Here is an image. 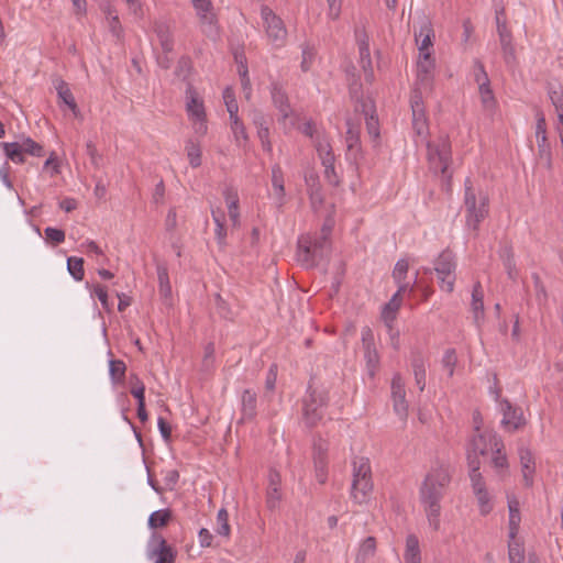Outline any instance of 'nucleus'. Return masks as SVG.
Masks as SVG:
<instances>
[{
  "label": "nucleus",
  "instance_id": "nucleus-1",
  "mask_svg": "<svg viewBox=\"0 0 563 563\" xmlns=\"http://www.w3.org/2000/svg\"><path fill=\"white\" fill-rule=\"evenodd\" d=\"M453 468L446 463H439L426 475L420 489L419 498L427 516L429 526L433 530L440 529L441 500L452 481Z\"/></svg>",
  "mask_w": 563,
  "mask_h": 563
},
{
  "label": "nucleus",
  "instance_id": "nucleus-2",
  "mask_svg": "<svg viewBox=\"0 0 563 563\" xmlns=\"http://www.w3.org/2000/svg\"><path fill=\"white\" fill-rule=\"evenodd\" d=\"M464 208L466 227L477 231L481 222L488 216L489 198L482 188L474 187L470 178L464 183Z\"/></svg>",
  "mask_w": 563,
  "mask_h": 563
},
{
  "label": "nucleus",
  "instance_id": "nucleus-3",
  "mask_svg": "<svg viewBox=\"0 0 563 563\" xmlns=\"http://www.w3.org/2000/svg\"><path fill=\"white\" fill-rule=\"evenodd\" d=\"M330 227H323L318 235H303L298 240V261L306 267L316 266L329 251Z\"/></svg>",
  "mask_w": 563,
  "mask_h": 563
},
{
  "label": "nucleus",
  "instance_id": "nucleus-4",
  "mask_svg": "<svg viewBox=\"0 0 563 563\" xmlns=\"http://www.w3.org/2000/svg\"><path fill=\"white\" fill-rule=\"evenodd\" d=\"M329 397L325 390L308 388L302 400V420L309 428L316 427L323 418V408L328 406Z\"/></svg>",
  "mask_w": 563,
  "mask_h": 563
},
{
  "label": "nucleus",
  "instance_id": "nucleus-5",
  "mask_svg": "<svg viewBox=\"0 0 563 563\" xmlns=\"http://www.w3.org/2000/svg\"><path fill=\"white\" fill-rule=\"evenodd\" d=\"M261 16L268 42L275 48L284 47L288 34L284 21L267 5H262Z\"/></svg>",
  "mask_w": 563,
  "mask_h": 563
},
{
  "label": "nucleus",
  "instance_id": "nucleus-6",
  "mask_svg": "<svg viewBox=\"0 0 563 563\" xmlns=\"http://www.w3.org/2000/svg\"><path fill=\"white\" fill-rule=\"evenodd\" d=\"M456 263L454 254L450 250H444L434 261V272L439 278L440 288L446 292L454 290Z\"/></svg>",
  "mask_w": 563,
  "mask_h": 563
},
{
  "label": "nucleus",
  "instance_id": "nucleus-7",
  "mask_svg": "<svg viewBox=\"0 0 563 563\" xmlns=\"http://www.w3.org/2000/svg\"><path fill=\"white\" fill-rule=\"evenodd\" d=\"M2 147L7 157L15 164L25 162L24 154L35 157H42L44 155L43 146L31 137H24L18 142L2 143Z\"/></svg>",
  "mask_w": 563,
  "mask_h": 563
},
{
  "label": "nucleus",
  "instance_id": "nucleus-8",
  "mask_svg": "<svg viewBox=\"0 0 563 563\" xmlns=\"http://www.w3.org/2000/svg\"><path fill=\"white\" fill-rule=\"evenodd\" d=\"M428 158L434 172L445 175L451 161V144L446 137L428 143Z\"/></svg>",
  "mask_w": 563,
  "mask_h": 563
},
{
  "label": "nucleus",
  "instance_id": "nucleus-9",
  "mask_svg": "<svg viewBox=\"0 0 563 563\" xmlns=\"http://www.w3.org/2000/svg\"><path fill=\"white\" fill-rule=\"evenodd\" d=\"M146 555L154 563H174L177 552L162 534L154 532L148 539Z\"/></svg>",
  "mask_w": 563,
  "mask_h": 563
},
{
  "label": "nucleus",
  "instance_id": "nucleus-10",
  "mask_svg": "<svg viewBox=\"0 0 563 563\" xmlns=\"http://www.w3.org/2000/svg\"><path fill=\"white\" fill-rule=\"evenodd\" d=\"M413 36L419 54L432 52L434 30L431 20L423 12L417 14L413 24Z\"/></svg>",
  "mask_w": 563,
  "mask_h": 563
},
{
  "label": "nucleus",
  "instance_id": "nucleus-11",
  "mask_svg": "<svg viewBox=\"0 0 563 563\" xmlns=\"http://www.w3.org/2000/svg\"><path fill=\"white\" fill-rule=\"evenodd\" d=\"M187 98V112L190 120L194 122L195 132L203 135L207 133L206 111L203 101L199 98L196 90L189 87L186 91Z\"/></svg>",
  "mask_w": 563,
  "mask_h": 563
},
{
  "label": "nucleus",
  "instance_id": "nucleus-12",
  "mask_svg": "<svg viewBox=\"0 0 563 563\" xmlns=\"http://www.w3.org/2000/svg\"><path fill=\"white\" fill-rule=\"evenodd\" d=\"M361 340L367 373L371 377H374L379 365V355L375 347L374 332L368 325L362 328Z\"/></svg>",
  "mask_w": 563,
  "mask_h": 563
},
{
  "label": "nucleus",
  "instance_id": "nucleus-13",
  "mask_svg": "<svg viewBox=\"0 0 563 563\" xmlns=\"http://www.w3.org/2000/svg\"><path fill=\"white\" fill-rule=\"evenodd\" d=\"M435 60L431 53L419 54L417 62L416 86L431 91L434 80Z\"/></svg>",
  "mask_w": 563,
  "mask_h": 563
},
{
  "label": "nucleus",
  "instance_id": "nucleus-14",
  "mask_svg": "<svg viewBox=\"0 0 563 563\" xmlns=\"http://www.w3.org/2000/svg\"><path fill=\"white\" fill-rule=\"evenodd\" d=\"M191 3L199 19L201 31L208 36H214L217 25L211 0H191Z\"/></svg>",
  "mask_w": 563,
  "mask_h": 563
},
{
  "label": "nucleus",
  "instance_id": "nucleus-15",
  "mask_svg": "<svg viewBox=\"0 0 563 563\" xmlns=\"http://www.w3.org/2000/svg\"><path fill=\"white\" fill-rule=\"evenodd\" d=\"M498 445H503L500 438L494 432H483L475 434L467 446V454L471 452L473 456L478 459L479 455H485Z\"/></svg>",
  "mask_w": 563,
  "mask_h": 563
},
{
  "label": "nucleus",
  "instance_id": "nucleus-16",
  "mask_svg": "<svg viewBox=\"0 0 563 563\" xmlns=\"http://www.w3.org/2000/svg\"><path fill=\"white\" fill-rule=\"evenodd\" d=\"M500 411L503 413L501 424L510 432H514L526 424L522 409L515 407L507 399H503L499 402Z\"/></svg>",
  "mask_w": 563,
  "mask_h": 563
},
{
  "label": "nucleus",
  "instance_id": "nucleus-17",
  "mask_svg": "<svg viewBox=\"0 0 563 563\" xmlns=\"http://www.w3.org/2000/svg\"><path fill=\"white\" fill-rule=\"evenodd\" d=\"M391 398L396 415L405 420L408 415V404L406 401L405 382L400 374H395L391 379Z\"/></svg>",
  "mask_w": 563,
  "mask_h": 563
},
{
  "label": "nucleus",
  "instance_id": "nucleus-18",
  "mask_svg": "<svg viewBox=\"0 0 563 563\" xmlns=\"http://www.w3.org/2000/svg\"><path fill=\"white\" fill-rule=\"evenodd\" d=\"M305 183L307 186V194L310 200V207L314 212H319L323 207L324 202V196L322 192L319 176L316 173H308L305 176Z\"/></svg>",
  "mask_w": 563,
  "mask_h": 563
},
{
  "label": "nucleus",
  "instance_id": "nucleus-19",
  "mask_svg": "<svg viewBox=\"0 0 563 563\" xmlns=\"http://www.w3.org/2000/svg\"><path fill=\"white\" fill-rule=\"evenodd\" d=\"M271 95L272 101L280 114L279 121L285 124L286 120L292 114L288 96L278 82L272 84Z\"/></svg>",
  "mask_w": 563,
  "mask_h": 563
},
{
  "label": "nucleus",
  "instance_id": "nucleus-20",
  "mask_svg": "<svg viewBox=\"0 0 563 563\" xmlns=\"http://www.w3.org/2000/svg\"><path fill=\"white\" fill-rule=\"evenodd\" d=\"M357 45L360 54V65L364 71L365 81L371 84L374 80V70L369 53L368 36L366 33L357 35Z\"/></svg>",
  "mask_w": 563,
  "mask_h": 563
},
{
  "label": "nucleus",
  "instance_id": "nucleus-21",
  "mask_svg": "<svg viewBox=\"0 0 563 563\" xmlns=\"http://www.w3.org/2000/svg\"><path fill=\"white\" fill-rule=\"evenodd\" d=\"M409 290L410 292L413 291V285L404 284L398 287V290L394 296L390 298V300L385 305L382 318L387 324L388 328H391V322L396 319V312L400 308V296L402 292Z\"/></svg>",
  "mask_w": 563,
  "mask_h": 563
},
{
  "label": "nucleus",
  "instance_id": "nucleus-22",
  "mask_svg": "<svg viewBox=\"0 0 563 563\" xmlns=\"http://www.w3.org/2000/svg\"><path fill=\"white\" fill-rule=\"evenodd\" d=\"M496 24L505 62L510 64L515 59V47L511 43V33L506 23L501 22L498 15L496 16Z\"/></svg>",
  "mask_w": 563,
  "mask_h": 563
},
{
  "label": "nucleus",
  "instance_id": "nucleus-23",
  "mask_svg": "<svg viewBox=\"0 0 563 563\" xmlns=\"http://www.w3.org/2000/svg\"><path fill=\"white\" fill-rule=\"evenodd\" d=\"M53 84L59 101L63 102L74 113L75 117H78L80 111L69 88V85L62 78L54 79Z\"/></svg>",
  "mask_w": 563,
  "mask_h": 563
},
{
  "label": "nucleus",
  "instance_id": "nucleus-24",
  "mask_svg": "<svg viewBox=\"0 0 563 563\" xmlns=\"http://www.w3.org/2000/svg\"><path fill=\"white\" fill-rule=\"evenodd\" d=\"M410 363L416 385L420 391H423L426 388V358L423 354L418 350L411 351Z\"/></svg>",
  "mask_w": 563,
  "mask_h": 563
},
{
  "label": "nucleus",
  "instance_id": "nucleus-25",
  "mask_svg": "<svg viewBox=\"0 0 563 563\" xmlns=\"http://www.w3.org/2000/svg\"><path fill=\"white\" fill-rule=\"evenodd\" d=\"M373 488L374 484L372 475H369L365 479H362L357 483H352L351 497L356 504H365L369 500Z\"/></svg>",
  "mask_w": 563,
  "mask_h": 563
},
{
  "label": "nucleus",
  "instance_id": "nucleus-26",
  "mask_svg": "<svg viewBox=\"0 0 563 563\" xmlns=\"http://www.w3.org/2000/svg\"><path fill=\"white\" fill-rule=\"evenodd\" d=\"M347 131L345 136L349 155L356 159L361 152L360 123H354L351 119L346 120Z\"/></svg>",
  "mask_w": 563,
  "mask_h": 563
},
{
  "label": "nucleus",
  "instance_id": "nucleus-27",
  "mask_svg": "<svg viewBox=\"0 0 563 563\" xmlns=\"http://www.w3.org/2000/svg\"><path fill=\"white\" fill-rule=\"evenodd\" d=\"M280 482L282 479L279 473L276 471H271L269 484L266 494V505L269 509H275L282 499Z\"/></svg>",
  "mask_w": 563,
  "mask_h": 563
},
{
  "label": "nucleus",
  "instance_id": "nucleus-28",
  "mask_svg": "<svg viewBox=\"0 0 563 563\" xmlns=\"http://www.w3.org/2000/svg\"><path fill=\"white\" fill-rule=\"evenodd\" d=\"M257 396L252 389H244L241 396L242 420H253L257 413Z\"/></svg>",
  "mask_w": 563,
  "mask_h": 563
},
{
  "label": "nucleus",
  "instance_id": "nucleus-29",
  "mask_svg": "<svg viewBox=\"0 0 563 563\" xmlns=\"http://www.w3.org/2000/svg\"><path fill=\"white\" fill-rule=\"evenodd\" d=\"M519 457L521 464L522 476L526 486H531L533 483V474H534V459L531 451L526 448H519Z\"/></svg>",
  "mask_w": 563,
  "mask_h": 563
},
{
  "label": "nucleus",
  "instance_id": "nucleus-30",
  "mask_svg": "<svg viewBox=\"0 0 563 563\" xmlns=\"http://www.w3.org/2000/svg\"><path fill=\"white\" fill-rule=\"evenodd\" d=\"M471 309L477 327L484 320V291L479 282L473 286Z\"/></svg>",
  "mask_w": 563,
  "mask_h": 563
},
{
  "label": "nucleus",
  "instance_id": "nucleus-31",
  "mask_svg": "<svg viewBox=\"0 0 563 563\" xmlns=\"http://www.w3.org/2000/svg\"><path fill=\"white\" fill-rule=\"evenodd\" d=\"M272 186L275 191V201L278 209L285 203L284 174L279 165L272 167Z\"/></svg>",
  "mask_w": 563,
  "mask_h": 563
},
{
  "label": "nucleus",
  "instance_id": "nucleus-32",
  "mask_svg": "<svg viewBox=\"0 0 563 563\" xmlns=\"http://www.w3.org/2000/svg\"><path fill=\"white\" fill-rule=\"evenodd\" d=\"M467 464L470 467V479L472 483L473 492L476 493L486 489L484 478L479 472V459L473 456L470 452L467 457Z\"/></svg>",
  "mask_w": 563,
  "mask_h": 563
},
{
  "label": "nucleus",
  "instance_id": "nucleus-33",
  "mask_svg": "<svg viewBox=\"0 0 563 563\" xmlns=\"http://www.w3.org/2000/svg\"><path fill=\"white\" fill-rule=\"evenodd\" d=\"M548 96L558 115V122H563V87L561 84H549Z\"/></svg>",
  "mask_w": 563,
  "mask_h": 563
},
{
  "label": "nucleus",
  "instance_id": "nucleus-34",
  "mask_svg": "<svg viewBox=\"0 0 563 563\" xmlns=\"http://www.w3.org/2000/svg\"><path fill=\"white\" fill-rule=\"evenodd\" d=\"M372 475L369 459L365 456H355L352 460V483H357Z\"/></svg>",
  "mask_w": 563,
  "mask_h": 563
},
{
  "label": "nucleus",
  "instance_id": "nucleus-35",
  "mask_svg": "<svg viewBox=\"0 0 563 563\" xmlns=\"http://www.w3.org/2000/svg\"><path fill=\"white\" fill-rule=\"evenodd\" d=\"M508 509H509V539L514 540L519 531L520 526V509L519 501L515 497H508Z\"/></svg>",
  "mask_w": 563,
  "mask_h": 563
},
{
  "label": "nucleus",
  "instance_id": "nucleus-36",
  "mask_svg": "<svg viewBox=\"0 0 563 563\" xmlns=\"http://www.w3.org/2000/svg\"><path fill=\"white\" fill-rule=\"evenodd\" d=\"M405 563H421V551L419 539L416 534H408L404 552Z\"/></svg>",
  "mask_w": 563,
  "mask_h": 563
},
{
  "label": "nucleus",
  "instance_id": "nucleus-37",
  "mask_svg": "<svg viewBox=\"0 0 563 563\" xmlns=\"http://www.w3.org/2000/svg\"><path fill=\"white\" fill-rule=\"evenodd\" d=\"M223 195H224L225 201L228 203V214H229L230 220L232 221V225L239 227L240 225V211H239L238 195H236V192H234L233 190H231L229 188L224 190Z\"/></svg>",
  "mask_w": 563,
  "mask_h": 563
},
{
  "label": "nucleus",
  "instance_id": "nucleus-38",
  "mask_svg": "<svg viewBox=\"0 0 563 563\" xmlns=\"http://www.w3.org/2000/svg\"><path fill=\"white\" fill-rule=\"evenodd\" d=\"M376 553V539L374 537L365 538L358 547L355 563H366L374 558Z\"/></svg>",
  "mask_w": 563,
  "mask_h": 563
},
{
  "label": "nucleus",
  "instance_id": "nucleus-39",
  "mask_svg": "<svg viewBox=\"0 0 563 563\" xmlns=\"http://www.w3.org/2000/svg\"><path fill=\"white\" fill-rule=\"evenodd\" d=\"M154 30L159 40L162 51L164 53H172L174 48V40L169 26L165 23H156Z\"/></svg>",
  "mask_w": 563,
  "mask_h": 563
},
{
  "label": "nucleus",
  "instance_id": "nucleus-40",
  "mask_svg": "<svg viewBox=\"0 0 563 563\" xmlns=\"http://www.w3.org/2000/svg\"><path fill=\"white\" fill-rule=\"evenodd\" d=\"M211 214H212V219L216 223L214 234H216L217 242L220 245V247H224L227 244V242H225L227 229L224 227V222H225L224 211L221 209H217V210H212Z\"/></svg>",
  "mask_w": 563,
  "mask_h": 563
},
{
  "label": "nucleus",
  "instance_id": "nucleus-41",
  "mask_svg": "<svg viewBox=\"0 0 563 563\" xmlns=\"http://www.w3.org/2000/svg\"><path fill=\"white\" fill-rule=\"evenodd\" d=\"M314 147L321 162H324L327 158H329V161L334 159L330 141L324 133L316 135Z\"/></svg>",
  "mask_w": 563,
  "mask_h": 563
},
{
  "label": "nucleus",
  "instance_id": "nucleus-42",
  "mask_svg": "<svg viewBox=\"0 0 563 563\" xmlns=\"http://www.w3.org/2000/svg\"><path fill=\"white\" fill-rule=\"evenodd\" d=\"M187 158L192 168L201 166V146L200 143L194 140H188L185 145Z\"/></svg>",
  "mask_w": 563,
  "mask_h": 563
},
{
  "label": "nucleus",
  "instance_id": "nucleus-43",
  "mask_svg": "<svg viewBox=\"0 0 563 563\" xmlns=\"http://www.w3.org/2000/svg\"><path fill=\"white\" fill-rule=\"evenodd\" d=\"M172 519V511L169 509H161L152 512L148 517V527L157 529L167 526Z\"/></svg>",
  "mask_w": 563,
  "mask_h": 563
},
{
  "label": "nucleus",
  "instance_id": "nucleus-44",
  "mask_svg": "<svg viewBox=\"0 0 563 563\" xmlns=\"http://www.w3.org/2000/svg\"><path fill=\"white\" fill-rule=\"evenodd\" d=\"M67 271L75 280L81 282L85 276L84 258L76 257V256L68 257L67 258Z\"/></svg>",
  "mask_w": 563,
  "mask_h": 563
},
{
  "label": "nucleus",
  "instance_id": "nucleus-45",
  "mask_svg": "<svg viewBox=\"0 0 563 563\" xmlns=\"http://www.w3.org/2000/svg\"><path fill=\"white\" fill-rule=\"evenodd\" d=\"M230 126L234 135V140L239 145H242V142L245 143L249 140L245 126L243 122L240 120L239 115L230 118Z\"/></svg>",
  "mask_w": 563,
  "mask_h": 563
},
{
  "label": "nucleus",
  "instance_id": "nucleus-46",
  "mask_svg": "<svg viewBox=\"0 0 563 563\" xmlns=\"http://www.w3.org/2000/svg\"><path fill=\"white\" fill-rule=\"evenodd\" d=\"M478 92L484 110L492 112L496 107V99L490 88V82L487 86H479Z\"/></svg>",
  "mask_w": 563,
  "mask_h": 563
},
{
  "label": "nucleus",
  "instance_id": "nucleus-47",
  "mask_svg": "<svg viewBox=\"0 0 563 563\" xmlns=\"http://www.w3.org/2000/svg\"><path fill=\"white\" fill-rule=\"evenodd\" d=\"M508 558L510 563H523L525 561L523 545L516 538L514 540L509 539Z\"/></svg>",
  "mask_w": 563,
  "mask_h": 563
},
{
  "label": "nucleus",
  "instance_id": "nucleus-48",
  "mask_svg": "<svg viewBox=\"0 0 563 563\" xmlns=\"http://www.w3.org/2000/svg\"><path fill=\"white\" fill-rule=\"evenodd\" d=\"M126 366L121 360H110L109 374L114 384L121 383L125 376Z\"/></svg>",
  "mask_w": 563,
  "mask_h": 563
},
{
  "label": "nucleus",
  "instance_id": "nucleus-49",
  "mask_svg": "<svg viewBox=\"0 0 563 563\" xmlns=\"http://www.w3.org/2000/svg\"><path fill=\"white\" fill-rule=\"evenodd\" d=\"M217 533L219 536L228 538L230 536L231 529L229 525V514L227 509L221 508L217 514Z\"/></svg>",
  "mask_w": 563,
  "mask_h": 563
},
{
  "label": "nucleus",
  "instance_id": "nucleus-50",
  "mask_svg": "<svg viewBox=\"0 0 563 563\" xmlns=\"http://www.w3.org/2000/svg\"><path fill=\"white\" fill-rule=\"evenodd\" d=\"M328 450L329 445L327 441L322 439L316 440L313 443V463L328 462Z\"/></svg>",
  "mask_w": 563,
  "mask_h": 563
},
{
  "label": "nucleus",
  "instance_id": "nucleus-51",
  "mask_svg": "<svg viewBox=\"0 0 563 563\" xmlns=\"http://www.w3.org/2000/svg\"><path fill=\"white\" fill-rule=\"evenodd\" d=\"M157 278L159 284V292L164 297H168L172 294V287L169 284V277L167 268L164 266H157Z\"/></svg>",
  "mask_w": 563,
  "mask_h": 563
},
{
  "label": "nucleus",
  "instance_id": "nucleus-52",
  "mask_svg": "<svg viewBox=\"0 0 563 563\" xmlns=\"http://www.w3.org/2000/svg\"><path fill=\"white\" fill-rule=\"evenodd\" d=\"M223 101L225 103L227 110L229 112L230 118H233L234 115H238L239 112V106L235 99V95L232 88L227 87L223 90Z\"/></svg>",
  "mask_w": 563,
  "mask_h": 563
},
{
  "label": "nucleus",
  "instance_id": "nucleus-53",
  "mask_svg": "<svg viewBox=\"0 0 563 563\" xmlns=\"http://www.w3.org/2000/svg\"><path fill=\"white\" fill-rule=\"evenodd\" d=\"M441 363L443 368L448 372V376L452 377L457 363L456 351L454 349H448L444 352Z\"/></svg>",
  "mask_w": 563,
  "mask_h": 563
},
{
  "label": "nucleus",
  "instance_id": "nucleus-54",
  "mask_svg": "<svg viewBox=\"0 0 563 563\" xmlns=\"http://www.w3.org/2000/svg\"><path fill=\"white\" fill-rule=\"evenodd\" d=\"M409 264L406 260L401 258L397 261L394 271H393V278L398 284V287L400 285L406 284L404 280L406 278V275L408 273Z\"/></svg>",
  "mask_w": 563,
  "mask_h": 563
},
{
  "label": "nucleus",
  "instance_id": "nucleus-55",
  "mask_svg": "<svg viewBox=\"0 0 563 563\" xmlns=\"http://www.w3.org/2000/svg\"><path fill=\"white\" fill-rule=\"evenodd\" d=\"M355 112L363 114L364 119L367 118V115H372V113L376 112L374 101L371 98L363 97L357 99L355 103Z\"/></svg>",
  "mask_w": 563,
  "mask_h": 563
},
{
  "label": "nucleus",
  "instance_id": "nucleus-56",
  "mask_svg": "<svg viewBox=\"0 0 563 563\" xmlns=\"http://www.w3.org/2000/svg\"><path fill=\"white\" fill-rule=\"evenodd\" d=\"M474 80L479 86H487L490 82L488 75L485 70L483 63L479 59L474 60V69H473Z\"/></svg>",
  "mask_w": 563,
  "mask_h": 563
},
{
  "label": "nucleus",
  "instance_id": "nucleus-57",
  "mask_svg": "<svg viewBox=\"0 0 563 563\" xmlns=\"http://www.w3.org/2000/svg\"><path fill=\"white\" fill-rule=\"evenodd\" d=\"M131 395L136 398L137 404L145 402V386L137 376L131 378Z\"/></svg>",
  "mask_w": 563,
  "mask_h": 563
},
{
  "label": "nucleus",
  "instance_id": "nucleus-58",
  "mask_svg": "<svg viewBox=\"0 0 563 563\" xmlns=\"http://www.w3.org/2000/svg\"><path fill=\"white\" fill-rule=\"evenodd\" d=\"M474 494L477 498L481 514L484 516L489 514L493 509V506L487 489L476 492Z\"/></svg>",
  "mask_w": 563,
  "mask_h": 563
},
{
  "label": "nucleus",
  "instance_id": "nucleus-59",
  "mask_svg": "<svg viewBox=\"0 0 563 563\" xmlns=\"http://www.w3.org/2000/svg\"><path fill=\"white\" fill-rule=\"evenodd\" d=\"M365 124L368 135L376 141L379 137V122L378 117L375 113H372V115H367L365 118Z\"/></svg>",
  "mask_w": 563,
  "mask_h": 563
},
{
  "label": "nucleus",
  "instance_id": "nucleus-60",
  "mask_svg": "<svg viewBox=\"0 0 563 563\" xmlns=\"http://www.w3.org/2000/svg\"><path fill=\"white\" fill-rule=\"evenodd\" d=\"M45 239L47 242H52L53 244L57 245L65 241V232L62 229L47 227L44 230Z\"/></svg>",
  "mask_w": 563,
  "mask_h": 563
},
{
  "label": "nucleus",
  "instance_id": "nucleus-61",
  "mask_svg": "<svg viewBox=\"0 0 563 563\" xmlns=\"http://www.w3.org/2000/svg\"><path fill=\"white\" fill-rule=\"evenodd\" d=\"M501 256L504 258V265L507 269V274H508L509 278L516 279V277H517L516 264L514 261V255L511 253V250L505 249Z\"/></svg>",
  "mask_w": 563,
  "mask_h": 563
},
{
  "label": "nucleus",
  "instance_id": "nucleus-62",
  "mask_svg": "<svg viewBox=\"0 0 563 563\" xmlns=\"http://www.w3.org/2000/svg\"><path fill=\"white\" fill-rule=\"evenodd\" d=\"M537 123H536V137L537 141L545 140L547 137V122L545 117L541 110H538L536 113Z\"/></svg>",
  "mask_w": 563,
  "mask_h": 563
},
{
  "label": "nucleus",
  "instance_id": "nucleus-63",
  "mask_svg": "<svg viewBox=\"0 0 563 563\" xmlns=\"http://www.w3.org/2000/svg\"><path fill=\"white\" fill-rule=\"evenodd\" d=\"M426 92L423 88L416 87L410 98V106L412 112L420 113L421 109H424L422 101V93Z\"/></svg>",
  "mask_w": 563,
  "mask_h": 563
},
{
  "label": "nucleus",
  "instance_id": "nucleus-64",
  "mask_svg": "<svg viewBox=\"0 0 563 563\" xmlns=\"http://www.w3.org/2000/svg\"><path fill=\"white\" fill-rule=\"evenodd\" d=\"M503 445H498L494 449L493 465L498 470H505L508 467L507 456L501 452Z\"/></svg>",
  "mask_w": 563,
  "mask_h": 563
}]
</instances>
